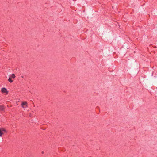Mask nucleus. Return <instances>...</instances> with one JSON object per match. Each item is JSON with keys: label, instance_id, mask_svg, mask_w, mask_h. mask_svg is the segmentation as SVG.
I'll use <instances>...</instances> for the list:
<instances>
[{"label": "nucleus", "instance_id": "1", "mask_svg": "<svg viewBox=\"0 0 157 157\" xmlns=\"http://www.w3.org/2000/svg\"><path fill=\"white\" fill-rule=\"evenodd\" d=\"M21 106L23 108H25L28 107L27 103L26 101L23 102L21 104Z\"/></svg>", "mask_w": 157, "mask_h": 157}, {"label": "nucleus", "instance_id": "2", "mask_svg": "<svg viewBox=\"0 0 157 157\" xmlns=\"http://www.w3.org/2000/svg\"><path fill=\"white\" fill-rule=\"evenodd\" d=\"M2 93H6V94H7L8 92L7 89L5 88H3L2 89Z\"/></svg>", "mask_w": 157, "mask_h": 157}, {"label": "nucleus", "instance_id": "3", "mask_svg": "<svg viewBox=\"0 0 157 157\" xmlns=\"http://www.w3.org/2000/svg\"><path fill=\"white\" fill-rule=\"evenodd\" d=\"M4 107L2 105H0V111H3L4 110Z\"/></svg>", "mask_w": 157, "mask_h": 157}, {"label": "nucleus", "instance_id": "4", "mask_svg": "<svg viewBox=\"0 0 157 157\" xmlns=\"http://www.w3.org/2000/svg\"><path fill=\"white\" fill-rule=\"evenodd\" d=\"M8 81L9 82H13V80H12L11 79V78L10 77L8 79Z\"/></svg>", "mask_w": 157, "mask_h": 157}, {"label": "nucleus", "instance_id": "5", "mask_svg": "<svg viewBox=\"0 0 157 157\" xmlns=\"http://www.w3.org/2000/svg\"><path fill=\"white\" fill-rule=\"evenodd\" d=\"M1 130L2 131V132H6V130L5 129H3V128H1Z\"/></svg>", "mask_w": 157, "mask_h": 157}, {"label": "nucleus", "instance_id": "6", "mask_svg": "<svg viewBox=\"0 0 157 157\" xmlns=\"http://www.w3.org/2000/svg\"><path fill=\"white\" fill-rule=\"evenodd\" d=\"M11 77L13 78H14L15 77V75L14 74H13L11 75Z\"/></svg>", "mask_w": 157, "mask_h": 157}, {"label": "nucleus", "instance_id": "7", "mask_svg": "<svg viewBox=\"0 0 157 157\" xmlns=\"http://www.w3.org/2000/svg\"><path fill=\"white\" fill-rule=\"evenodd\" d=\"M1 128H0V136H1Z\"/></svg>", "mask_w": 157, "mask_h": 157}, {"label": "nucleus", "instance_id": "8", "mask_svg": "<svg viewBox=\"0 0 157 157\" xmlns=\"http://www.w3.org/2000/svg\"><path fill=\"white\" fill-rule=\"evenodd\" d=\"M1 136H2V135L3 134V133L2 132V131H1Z\"/></svg>", "mask_w": 157, "mask_h": 157}, {"label": "nucleus", "instance_id": "9", "mask_svg": "<svg viewBox=\"0 0 157 157\" xmlns=\"http://www.w3.org/2000/svg\"><path fill=\"white\" fill-rule=\"evenodd\" d=\"M42 154H43V153H44V152H43V151H42Z\"/></svg>", "mask_w": 157, "mask_h": 157}, {"label": "nucleus", "instance_id": "10", "mask_svg": "<svg viewBox=\"0 0 157 157\" xmlns=\"http://www.w3.org/2000/svg\"><path fill=\"white\" fill-rule=\"evenodd\" d=\"M21 77H22V78H23V76H22Z\"/></svg>", "mask_w": 157, "mask_h": 157}]
</instances>
